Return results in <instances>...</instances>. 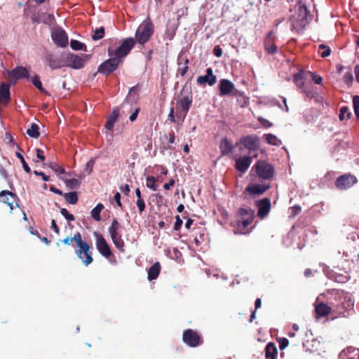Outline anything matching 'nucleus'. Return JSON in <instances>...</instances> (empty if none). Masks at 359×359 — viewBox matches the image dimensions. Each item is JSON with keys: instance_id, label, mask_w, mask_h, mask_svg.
Instances as JSON below:
<instances>
[{"instance_id": "f257e3e1", "label": "nucleus", "mask_w": 359, "mask_h": 359, "mask_svg": "<svg viewBox=\"0 0 359 359\" xmlns=\"http://www.w3.org/2000/svg\"><path fill=\"white\" fill-rule=\"evenodd\" d=\"M65 245H71L72 242H75L77 246L75 252L82 261L85 266H88L93 261L92 252L89 244L83 238L81 233L77 232L73 237H67L61 241Z\"/></svg>"}, {"instance_id": "f03ea898", "label": "nucleus", "mask_w": 359, "mask_h": 359, "mask_svg": "<svg viewBox=\"0 0 359 359\" xmlns=\"http://www.w3.org/2000/svg\"><path fill=\"white\" fill-rule=\"evenodd\" d=\"M294 12L290 17L291 27L292 29L299 32L308 23V11L304 5L299 4L294 7Z\"/></svg>"}, {"instance_id": "7ed1b4c3", "label": "nucleus", "mask_w": 359, "mask_h": 359, "mask_svg": "<svg viewBox=\"0 0 359 359\" xmlns=\"http://www.w3.org/2000/svg\"><path fill=\"white\" fill-rule=\"evenodd\" d=\"M255 218V212L249 208H241L238 211V219L236 222V232L245 234L250 232L248 226Z\"/></svg>"}, {"instance_id": "20e7f679", "label": "nucleus", "mask_w": 359, "mask_h": 359, "mask_svg": "<svg viewBox=\"0 0 359 359\" xmlns=\"http://www.w3.org/2000/svg\"><path fill=\"white\" fill-rule=\"evenodd\" d=\"M154 32V26L151 20L147 18L137 27L135 32L136 43L144 45L148 42Z\"/></svg>"}, {"instance_id": "39448f33", "label": "nucleus", "mask_w": 359, "mask_h": 359, "mask_svg": "<svg viewBox=\"0 0 359 359\" xmlns=\"http://www.w3.org/2000/svg\"><path fill=\"white\" fill-rule=\"evenodd\" d=\"M136 41L132 37L124 39L118 48L114 50L112 48H108V55L111 57L115 56L119 60H121L127 56L130 52L132 48L135 46Z\"/></svg>"}, {"instance_id": "423d86ee", "label": "nucleus", "mask_w": 359, "mask_h": 359, "mask_svg": "<svg viewBox=\"0 0 359 359\" xmlns=\"http://www.w3.org/2000/svg\"><path fill=\"white\" fill-rule=\"evenodd\" d=\"M255 171L259 178L269 180L273 175V166L265 161H259L252 167L250 172Z\"/></svg>"}, {"instance_id": "0eeeda50", "label": "nucleus", "mask_w": 359, "mask_h": 359, "mask_svg": "<svg viewBox=\"0 0 359 359\" xmlns=\"http://www.w3.org/2000/svg\"><path fill=\"white\" fill-rule=\"evenodd\" d=\"M182 341L190 347H198L203 344V339L197 331L187 329L183 332Z\"/></svg>"}, {"instance_id": "6e6552de", "label": "nucleus", "mask_w": 359, "mask_h": 359, "mask_svg": "<svg viewBox=\"0 0 359 359\" xmlns=\"http://www.w3.org/2000/svg\"><path fill=\"white\" fill-rule=\"evenodd\" d=\"M89 59V55H83L81 56L72 53L65 55L66 66L70 67L74 69L83 68Z\"/></svg>"}, {"instance_id": "1a4fd4ad", "label": "nucleus", "mask_w": 359, "mask_h": 359, "mask_svg": "<svg viewBox=\"0 0 359 359\" xmlns=\"http://www.w3.org/2000/svg\"><path fill=\"white\" fill-rule=\"evenodd\" d=\"M231 95L233 97L236 98L237 103L241 107H244L247 105L248 100L244 94L235 89L233 83L226 79V96Z\"/></svg>"}, {"instance_id": "9d476101", "label": "nucleus", "mask_w": 359, "mask_h": 359, "mask_svg": "<svg viewBox=\"0 0 359 359\" xmlns=\"http://www.w3.org/2000/svg\"><path fill=\"white\" fill-rule=\"evenodd\" d=\"M93 235L95 238V245L98 252L102 256L107 259L109 258L112 255V252L104 236L96 231L94 232Z\"/></svg>"}, {"instance_id": "9b49d317", "label": "nucleus", "mask_w": 359, "mask_h": 359, "mask_svg": "<svg viewBox=\"0 0 359 359\" xmlns=\"http://www.w3.org/2000/svg\"><path fill=\"white\" fill-rule=\"evenodd\" d=\"M121 62V60L113 56V57H111L102 62L98 67L97 72L103 75H109L115 71Z\"/></svg>"}, {"instance_id": "f8f14e48", "label": "nucleus", "mask_w": 359, "mask_h": 359, "mask_svg": "<svg viewBox=\"0 0 359 359\" xmlns=\"http://www.w3.org/2000/svg\"><path fill=\"white\" fill-rule=\"evenodd\" d=\"M45 62L52 70L66 67L65 55L56 57L51 53L47 54L45 56Z\"/></svg>"}, {"instance_id": "ddd939ff", "label": "nucleus", "mask_w": 359, "mask_h": 359, "mask_svg": "<svg viewBox=\"0 0 359 359\" xmlns=\"http://www.w3.org/2000/svg\"><path fill=\"white\" fill-rule=\"evenodd\" d=\"M18 201L17 196L10 191L4 190L0 192V201L6 204L9 207L11 212L15 207H18Z\"/></svg>"}, {"instance_id": "4468645a", "label": "nucleus", "mask_w": 359, "mask_h": 359, "mask_svg": "<svg viewBox=\"0 0 359 359\" xmlns=\"http://www.w3.org/2000/svg\"><path fill=\"white\" fill-rule=\"evenodd\" d=\"M51 37L57 46L66 47L68 44V36L60 27L55 28L52 31Z\"/></svg>"}, {"instance_id": "2eb2a0df", "label": "nucleus", "mask_w": 359, "mask_h": 359, "mask_svg": "<svg viewBox=\"0 0 359 359\" xmlns=\"http://www.w3.org/2000/svg\"><path fill=\"white\" fill-rule=\"evenodd\" d=\"M8 76L11 79V82L13 84H15L18 79L22 78L29 79L30 75L29 72L27 67L20 66L8 72Z\"/></svg>"}, {"instance_id": "dca6fc26", "label": "nucleus", "mask_w": 359, "mask_h": 359, "mask_svg": "<svg viewBox=\"0 0 359 359\" xmlns=\"http://www.w3.org/2000/svg\"><path fill=\"white\" fill-rule=\"evenodd\" d=\"M356 182L357 179L355 176L351 175H344L337 179L335 185L339 189H347Z\"/></svg>"}, {"instance_id": "f3484780", "label": "nucleus", "mask_w": 359, "mask_h": 359, "mask_svg": "<svg viewBox=\"0 0 359 359\" xmlns=\"http://www.w3.org/2000/svg\"><path fill=\"white\" fill-rule=\"evenodd\" d=\"M258 208L257 215L261 219L264 218L269 212L271 209V201L269 198H264L256 202Z\"/></svg>"}, {"instance_id": "a211bd4d", "label": "nucleus", "mask_w": 359, "mask_h": 359, "mask_svg": "<svg viewBox=\"0 0 359 359\" xmlns=\"http://www.w3.org/2000/svg\"><path fill=\"white\" fill-rule=\"evenodd\" d=\"M254 157H257V154L252 156H243L236 158V168L241 172H245L252 163V158Z\"/></svg>"}, {"instance_id": "6ab92c4d", "label": "nucleus", "mask_w": 359, "mask_h": 359, "mask_svg": "<svg viewBox=\"0 0 359 359\" xmlns=\"http://www.w3.org/2000/svg\"><path fill=\"white\" fill-rule=\"evenodd\" d=\"M196 81L199 85L208 83L209 86H213L217 82V77L216 76L213 75L212 68H208L206 70V74L203 76H199Z\"/></svg>"}, {"instance_id": "aec40b11", "label": "nucleus", "mask_w": 359, "mask_h": 359, "mask_svg": "<svg viewBox=\"0 0 359 359\" xmlns=\"http://www.w3.org/2000/svg\"><path fill=\"white\" fill-rule=\"evenodd\" d=\"M244 147L250 151H255L259 149V139L257 136L250 135L243 140Z\"/></svg>"}, {"instance_id": "412c9836", "label": "nucleus", "mask_w": 359, "mask_h": 359, "mask_svg": "<svg viewBox=\"0 0 359 359\" xmlns=\"http://www.w3.org/2000/svg\"><path fill=\"white\" fill-rule=\"evenodd\" d=\"M10 100V85L2 83L0 85V101L1 102H4L5 104L8 103Z\"/></svg>"}, {"instance_id": "4be33fe9", "label": "nucleus", "mask_w": 359, "mask_h": 359, "mask_svg": "<svg viewBox=\"0 0 359 359\" xmlns=\"http://www.w3.org/2000/svg\"><path fill=\"white\" fill-rule=\"evenodd\" d=\"M119 116V109L118 108H115L113 109L112 112L109 114L107 118L105 128L111 130L114 128V123L116 121L118 117Z\"/></svg>"}, {"instance_id": "5701e85b", "label": "nucleus", "mask_w": 359, "mask_h": 359, "mask_svg": "<svg viewBox=\"0 0 359 359\" xmlns=\"http://www.w3.org/2000/svg\"><path fill=\"white\" fill-rule=\"evenodd\" d=\"M192 104V95L183 96L180 100V107L186 116Z\"/></svg>"}, {"instance_id": "b1692460", "label": "nucleus", "mask_w": 359, "mask_h": 359, "mask_svg": "<svg viewBox=\"0 0 359 359\" xmlns=\"http://www.w3.org/2000/svg\"><path fill=\"white\" fill-rule=\"evenodd\" d=\"M269 188V185L252 184L246 188V191L252 194L260 195Z\"/></svg>"}, {"instance_id": "393cba45", "label": "nucleus", "mask_w": 359, "mask_h": 359, "mask_svg": "<svg viewBox=\"0 0 359 359\" xmlns=\"http://www.w3.org/2000/svg\"><path fill=\"white\" fill-rule=\"evenodd\" d=\"M161 269V267L159 262L154 263L148 270L147 278L149 280L156 279L160 273Z\"/></svg>"}, {"instance_id": "a878e982", "label": "nucleus", "mask_w": 359, "mask_h": 359, "mask_svg": "<svg viewBox=\"0 0 359 359\" xmlns=\"http://www.w3.org/2000/svg\"><path fill=\"white\" fill-rule=\"evenodd\" d=\"M121 228V225L118 222V220L116 219H114L108 229L111 238H114L116 237L121 236V234L120 233Z\"/></svg>"}, {"instance_id": "bb28decb", "label": "nucleus", "mask_w": 359, "mask_h": 359, "mask_svg": "<svg viewBox=\"0 0 359 359\" xmlns=\"http://www.w3.org/2000/svg\"><path fill=\"white\" fill-rule=\"evenodd\" d=\"M205 229L199 227L196 229L194 243L196 246L201 245L205 240Z\"/></svg>"}, {"instance_id": "cd10ccee", "label": "nucleus", "mask_w": 359, "mask_h": 359, "mask_svg": "<svg viewBox=\"0 0 359 359\" xmlns=\"http://www.w3.org/2000/svg\"><path fill=\"white\" fill-rule=\"evenodd\" d=\"M315 311L319 316H327L331 312V308L324 303H320L316 305Z\"/></svg>"}, {"instance_id": "c85d7f7f", "label": "nucleus", "mask_w": 359, "mask_h": 359, "mask_svg": "<svg viewBox=\"0 0 359 359\" xmlns=\"http://www.w3.org/2000/svg\"><path fill=\"white\" fill-rule=\"evenodd\" d=\"M104 208L102 203H98L90 212V215L93 219L97 222L101 220L100 212Z\"/></svg>"}, {"instance_id": "c756f323", "label": "nucleus", "mask_w": 359, "mask_h": 359, "mask_svg": "<svg viewBox=\"0 0 359 359\" xmlns=\"http://www.w3.org/2000/svg\"><path fill=\"white\" fill-rule=\"evenodd\" d=\"M266 351V357L271 358V359H274L277 355L278 351L273 343H269L265 348Z\"/></svg>"}, {"instance_id": "7c9ffc66", "label": "nucleus", "mask_w": 359, "mask_h": 359, "mask_svg": "<svg viewBox=\"0 0 359 359\" xmlns=\"http://www.w3.org/2000/svg\"><path fill=\"white\" fill-rule=\"evenodd\" d=\"M65 199L68 203L74 205L77 203L79 198L76 191H72L63 194Z\"/></svg>"}, {"instance_id": "2f4dec72", "label": "nucleus", "mask_w": 359, "mask_h": 359, "mask_svg": "<svg viewBox=\"0 0 359 359\" xmlns=\"http://www.w3.org/2000/svg\"><path fill=\"white\" fill-rule=\"evenodd\" d=\"M38 125L32 123L30 128L27 130V134L31 137L38 138L40 135Z\"/></svg>"}, {"instance_id": "473e14b6", "label": "nucleus", "mask_w": 359, "mask_h": 359, "mask_svg": "<svg viewBox=\"0 0 359 359\" xmlns=\"http://www.w3.org/2000/svg\"><path fill=\"white\" fill-rule=\"evenodd\" d=\"M294 82L299 88H302L304 86V72L300 71L294 75Z\"/></svg>"}, {"instance_id": "72a5a7b5", "label": "nucleus", "mask_w": 359, "mask_h": 359, "mask_svg": "<svg viewBox=\"0 0 359 359\" xmlns=\"http://www.w3.org/2000/svg\"><path fill=\"white\" fill-rule=\"evenodd\" d=\"M181 60L184 62V66L182 67H179L177 72H178V74L181 76H184L188 71V69H189L188 64H189V61L187 58L182 59L181 57H179V59H178V65H181Z\"/></svg>"}, {"instance_id": "f704fd0d", "label": "nucleus", "mask_w": 359, "mask_h": 359, "mask_svg": "<svg viewBox=\"0 0 359 359\" xmlns=\"http://www.w3.org/2000/svg\"><path fill=\"white\" fill-rule=\"evenodd\" d=\"M266 141L272 145L279 146L281 144V141L273 134H266L264 135Z\"/></svg>"}, {"instance_id": "c9c22d12", "label": "nucleus", "mask_w": 359, "mask_h": 359, "mask_svg": "<svg viewBox=\"0 0 359 359\" xmlns=\"http://www.w3.org/2000/svg\"><path fill=\"white\" fill-rule=\"evenodd\" d=\"M114 245L116 248L121 252H124V246L125 243L123 240L122 239V236H118L114 238H111Z\"/></svg>"}, {"instance_id": "e433bc0d", "label": "nucleus", "mask_w": 359, "mask_h": 359, "mask_svg": "<svg viewBox=\"0 0 359 359\" xmlns=\"http://www.w3.org/2000/svg\"><path fill=\"white\" fill-rule=\"evenodd\" d=\"M32 82L33 83V85L37 88L39 89L42 93H44V94H48L47 91L43 88L42 86V83L41 81H40L39 79V77L37 76V75H35L32 79Z\"/></svg>"}, {"instance_id": "4c0bfd02", "label": "nucleus", "mask_w": 359, "mask_h": 359, "mask_svg": "<svg viewBox=\"0 0 359 359\" xmlns=\"http://www.w3.org/2000/svg\"><path fill=\"white\" fill-rule=\"evenodd\" d=\"M104 27H100V28L95 29L94 34L92 35L93 40L97 41L102 39L104 36Z\"/></svg>"}, {"instance_id": "58836bf2", "label": "nucleus", "mask_w": 359, "mask_h": 359, "mask_svg": "<svg viewBox=\"0 0 359 359\" xmlns=\"http://www.w3.org/2000/svg\"><path fill=\"white\" fill-rule=\"evenodd\" d=\"M70 46L73 50H86V45L77 40H72L70 42Z\"/></svg>"}, {"instance_id": "ea45409f", "label": "nucleus", "mask_w": 359, "mask_h": 359, "mask_svg": "<svg viewBox=\"0 0 359 359\" xmlns=\"http://www.w3.org/2000/svg\"><path fill=\"white\" fill-rule=\"evenodd\" d=\"M65 185L70 189H74L78 187L80 182L76 179H67L65 180Z\"/></svg>"}, {"instance_id": "a19ab883", "label": "nucleus", "mask_w": 359, "mask_h": 359, "mask_svg": "<svg viewBox=\"0 0 359 359\" xmlns=\"http://www.w3.org/2000/svg\"><path fill=\"white\" fill-rule=\"evenodd\" d=\"M146 185L148 188L156 191L157 186L156 185V179L154 176H148L146 179Z\"/></svg>"}, {"instance_id": "79ce46f5", "label": "nucleus", "mask_w": 359, "mask_h": 359, "mask_svg": "<svg viewBox=\"0 0 359 359\" xmlns=\"http://www.w3.org/2000/svg\"><path fill=\"white\" fill-rule=\"evenodd\" d=\"M15 156L20 159V161L22 165L24 170L27 173H29L31 172V169H30L29 166L28 165V164L26 163L23 156L20 152H16Z\"/></svg>"}, {"instance_id": "37998d69", "label": "nucleus", "mask_w": 359, "mask_h": 359, "mask_svg": "<svg viewBox=\"0 0 359 359\" xmlns=\"http://www.w3.org/2000/svg\"><path fill=\"white\" fill-rule=\"evenodd\" d=\"M353 105L354 109V112L359 120V96L355 95L353 98Z\"/></svg>"}, {"instance_id": "c03bdc74", "label": "nucleus", "mask_w": 359, "mask_h": 359, "mask_svg": "<svg viewBox=\"0 0 359 359\" xmlns=\"http://www.w3.org/2000/svg\"><path fill=\"white\" fill-rule=\"evenodd\" d=\"M318 48H319V50L320 49L323 50V51L320 53V56L322 57H327L330 55L331 50L328 46H327L324 44H320V45H319Z\"/></svg>"}, {"instance_id": "a18cd8bd", "label": "nucleus", "mask_w": 359, "mask_h": 359, "mask_svg": "<svg viewBox=\"0 0 359 359\" xmlns=\"http://www.w3.org/2000/svg\"><path fill=\"white\" fill-rule=\"evenodd\" d=\"M60 213L68 221L72 222L75 220V217L72 214L69 213L66 208H61Z\"/></svg>"}, {"instance_id": "49530a36", "label": "nucleus", "mask_w": 359, "mask_h": 359, "mask_svg": "<svg viewBox=\"0 0 359 359\" xmlns=\"http://www.w3.org/2000/svg\"><path fill=\"white\" fill-rule=\"evenodd\" d=\"M265 43V48L268 53L271 54H273L277 52V47L270 42H264Z\"/></svg>"}, {"instance_id": "de8ad7c7", "label": "nucleus", "mask_w": 359, "mask_h": 359, "mask_svg": "<svg viewBox=\"0 0 359 359\" xmlns=\"http://www.w3.org/2000/svg\"><path fill=\"white\" fill-rule=\"evenodd\" d=\"M52 170H53L55 172H58L60 174H64L65 172V170L63 167L59 165L57 163H53L50 165Z\"/></svg>"}, {"instance_id": "09e8293b", "label": "nucleus", "mask_w": 359, "mask_h": 359, "mask_svg": "<svg viewBox=\"0 0 359 359\" xmlns=\"http://www.w3.org/2000/svg\"><path fill=\"white\" fill-rule=\"evenodd\" d=\"M137 206L139 210V213L141 214L145 209V203L143 199H137Z\"/></svg>"}, {"instance_id": "8fccbe9b", "label": "nucleus", "mask_w": 359, "mask_h": 359, "mask_svg": "<svg viewBox=\"0 0 359 359\" xmlns=\"http://www.w3.org/2000/svg\"><path fill=\"white\" fill-rule=\"evenodd\" d=\"M175 219H176V221H175V225H174V230L175 231H178L181 228L183 222H182V220L181 219V218H180V217L179 215H177L175 217Z\"/></svg>"}, {"instance_id": "3c124183", "label": "nucleus", "mask_w": 359, "mask_h": 359, "mask_svg": "<svg viewBox=\"0 0 359 359\" xmlns=\"http://www.w3.org/2000/svg\"><path fill=\"white\" fill-rule=\"evenodd\" d=\"M353 80V74L351 72H346L344 76V81L348 84L351 83Z\"/></svg>"}, {"instance_id": "603ef678", "label": "nucleus", "mask_w": 359, "mask_h": 359, "mask_svg": "<svg viewBox=\"0 0 359 359\" xmlns=\"http://www.w3.org/2000/svg\"><path fill=\"white\" fill-rule=\"evenodd\" d=\"M95 164V159L90 158L86 163V170L90 174L93 172V168Z\"/></svg>"}, {"instance_id": "864d4df0", "label": "nucleus", "mask_w": 359, "mask_h": 359, "mask_svg": "<svg viewBox=\"0 0 359 359\" xmlns=\"http://www.w3.org/2000/svg\"><path fill=\"white\" fill-rule=\"evenodd\" d=\"M259 120V122L260 123V124L263 126V127H265V128H269L272 126V123L269 121L268 120L264 118H262V117H259L258 118Z\"/></svg>"}, {"instance_id": "5fc2aeb1", "label": "nucleus", "mask_w": 359, "mask_h": 359, "mask_svg": "<svg viewBox=\"0 0 359 359\" xmlns=\"http://www.w3.org/2000/svg\"><path fill=\"white\" fill-rule=\"evenodd\" d=\"M34 174L35 175H37V176H40L42 177V180L44 181V182H48L49 181V177L47 176L44 172H39L37 170H34Z\"/></svg>"}, {"instance_id": "6e6d98bb", "label": "nucleus", "mask_w": 359, "mask_h": 359, "mask_svg": "<svg viewBox=\"0 0 359 359\" xmlns=\"http://www.w3.org/2000/svg\"><path fill=\"white\" fill-rule=\"evenodd\" d=\"M36 157L40 161H43L45 160V156L43 155V151L39 148L36 149Z\"/></svg>"}, {"instance_id": "4d7b16f0", "label": "nucleus", "mask_w": 359, "mask_h": 359, "mask_svg": "<svg viewBox=\"0 0 359 359\" xmlns=\"http://www.w3.org/2000/svg\"><path fill=\"white\" fill-rule=\"evenodd\" d=\"M219 94L221 96L224 95V79L219 81Z\"/></svg>"}, {"instance_id": "13d9d810", "label": "nucleus", "mask_w": 359, "mask_h": 359, "mask_svg": "<svg viewBox=\"0 0 359 359\" xmlns=\"http://www.w3.org/2000/svg\"><path fill=\"white\" fill-rule=\"evenodd\" d=\"M213 53L217 57H221L223 53L222 48L219 46H215L214 48Z\"/></svg>"}, {"instance_id": "bf43d9fd", "label": "nucleus", "mask_w": 359, "mask_h": 359, "mask_svg": "<svg viewBox=\"0 0 359 359\" xmlns=\"http://www.w3.org/2000/svg\"><path fill=\"white\" fill-rule=\"evenodd\" d=\"M275 39V34L273 31L270 32L267 36L266 37L265 42L272 43L273 39Z\"/></svg>"}, {"instance_id": "052dcab7", "label": "nucleus", "mask_w": 359, "mask_h": 359, "mask_svg": "<svg viewBox=\"0 0 359 359\" xmlns=\"http://www.w3.org/2000/svg\"><path fill=\"white\" fill-rule=\"evenodd\" d=\"M348 111L347 107H342L340 110V114L339 118L341 121H343L345 118V115Z\"/></svg>"}, {"instance_id": "680f3d73", "label": "nucleus", "mask_w": 359, "mask_h": 359, "mask_svg": "<svg viewBox=\"0 0 359 359\" xmlns=\"http://www.w3.org/2000/svg\"><path fill=\"white\" fill-rule=\"evenodd\" d=\"M311 75H312V79H313V81L316 84H320L322 83L323 79L321 76L316 75L313 73H311Z\"/></svg>"}, {"instance_id": "e2e57ef3", "label": "nucleus", "mask_w": 359, "mask_h": 359, "mask_svg": "<svg viewBox=\"0 0 359 359\" xmlns=\"http://www.w3.org/2000/svg\"><path fill=\"white\" fill-rule=\"evenodd\" d=\"M120 189L121 191L126 196H128L130 191V189L128 184H125L122 186Z\"/></svg>"}, {"instance_id": "0e129e2a", "label": "nucleus", "mask_w": 359, "mask_h": 359, "mask_svg": "<svg viewBox=\"0 0 359 359\" xmlns=\"http://www.w3.org/2000/svg\"><path fill=\"white\" fill-rule=\"evenodd\" d=\"M175 183V180L173 179H170L168 183H165L163 185V188L165 190H169L171 187L174 186Z\"/></svg>"}, {"instance_id": "69168bd1", "label": "nucleus", "mask_w": 359, "mask_h": 359, "mask_svg": "<svg viewBox=\"0 0 359 359\" xmlns=\"http://www.w3.org/2000/svg\"><path fill=\"white\" fill-rule=\"evenodd\" d=\"M139 112H140V109L137 108L135 109V111L130 116V117H129L130 121H134L135 120H136Z\"/></svg>"}, {"instance_id": "338daca9", "label": "nucleus", "mask_w": 359, "mask_h": 359, "mask_svg": "<svg viewBox=\"0 0 359 359\" xmlns=\"http://www.w3.org/2000/svg\"><path fill=\"white\" fill-rule=\"evenodd\" d=\"M168 118L170 120L171 122H175V111L174 109L172 107L170 110L169 114H168Z\"/></svg>"}, {"instance_id": "774afa93", "label": "nucleus", "mask_w": 359, "mask_h": 359, "mask_svg": "<svg viewBox=\"0 0 359 359\" xmlns=\"http://www.w3.org/2000/svg\"><path fill=\"white\" fill-rule=\"evenodd\" d=\"M50 191H52L54 194H57V195L63 196L62 191L61 190L57 189L56 187H53V186H51L50 187Z\"/></svg>"}]
</instances>
